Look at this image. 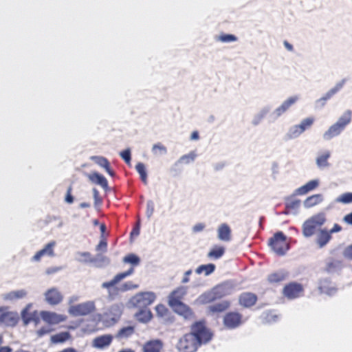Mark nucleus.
I'll return each instance as SVG.
<instances>
[{
  "mask_svg": "<svg viewBox=\"0 0 352 352\" xmlns=\"http://www.w3.org/2000/svg\"><path fill=\"white\" fill-rule=\"evenodd\" d=\"M180 289H182V287L178 288L170 294L168 305L175 313L182 316L185 320H190L195 316V314L188 305L180 300L181 296H176Z\"/></svg>",
  "mask_w": 352,
  "mask_h": 352,
  "instance_id": "obj_1",
  "label": "nucleus"
},
{
  "mask_svg": "<svg viewBox=\"0 0 352 352\" xmlns=\"http://www.w3.org/2000/svg\"><path fill=\"white\" fill-rule=\"evenodd\" d=\"M191 335L198 343V346L206 344L210 342L213 338V333L206 327L204 319L195 321L190 326Z\"/></svg>",
  "mask_w": 352,
  "mask_h": 352,
  "instance_id": "obj_2",
  "label": "nucleus"
},
{
  "mask_svg": "<svg viewBox=\"0 0 352 352\" xmlns=\"http://www.w3.org/2000/svg\"><path fill=\"white\" fill-rule=\"evenodd\" d=\"M286 240L287 236L282 231H278L270 238L268 245L277 255L283 256L290 250V245Z\"/></svg>",
  "mask_w": 352,
  "mask_h": 352,
  "instance_id": "obj_3",
  "label": "nucleus"
},
{
  "mask_svg": "<svg viewBox=\"0 0 352 352\" xmlns=\"http://www.w3.org/2000/svg\"><path fill=\"white\" fill-rule=\"evenodd\" d=\"M96 309L95 302L92 300H88L70 306L68 313L74 317L84 316L94 312Z\"/></svg>",
  "mask_w": 352,
  "mask_h": 352,
  "instance_id": "obj_4",
  "label": "nucleus"
},
{
  "mask_svg": "<svg viewBox=\"0 0 352 352\" xmlns=\"http://www.w3.org/2000/svg\"><path fill=\"white\" fill-rule=\"evenodd\" d=\"M156 299V295L153 292H140L133 296L129 302L134 307L142 308L151 305Z\"/></svg>",
  "mask_w": 352,
  "mask_h": 352,
  "instance_id": "obj_5",
  "label": "nucleus"
},
{
  "mask_svg": "<svg viewBox=\"0 0 352 352\" xmlns=\"http://www.w3.org/2000/svg\"><path fill=\"white\" fill-rule=\"evenodd\" d=\"M199 346L190 333H186L181 338L177 345L180 352H195Z\"/></svg>",
  "mask_w": 352,
  "mask_h": 352,
  "instance_id": "obj_6",
  "label": "nucleus"
},
{
  "mask_svg": "<svg viewBox=\"0 0 352 352\" xmlns=\"http://www.w3.org/2000/svg\"><path fill=\"white\" fill-rule=\"evenodd\" d=\"M236 286V283L233 280L223 281L212 288V290L217 299H221L224 296L232 294Z\"/></svg>",
  "mask_w": 352,
  "mask_h": 352,
  "instance_id": "obj_7",
  "label": "nucleus"
},
{
  "mask_svg": "<svg viewBox=\"0 0 352 352\" xmlns=\"http://www.w3.org/2000/svg\"><path fill=\"white\" fill-rule=\"evenodd\" d=\"M243 316L236 311H229L223 316V325L228 329H234L242 324Z\"/></svg>",
  "mask_w": 352,
  "mask_h": 352,
  "instance_id": "obj_8",
  "label": "nucleus"
},
{
  "mask_svg": "<svg viewBox=\"0 0 352 352\" xmlns=\"http://www.w3.org/2000/svg\"><path fill=\"white\" fill-rule=\"evenodd\" d=\"M41 319L50 325L58 324L66 320L65 315L58 314L50 311H41L40 312Z\"/></svg>",
  "mask_w": 352,
  "mask_h": 352,
  "instance_id": "obj_9",
  "label": "nucleus"
},
{
  "mask_svg": "<svg viewBox=\"0 0 352 352\" xmlns=\"http://www.w3.org/2000/svg\"><path fill=\"white\" fill-rule=\"evenodd\" d=\"M298 100L297 96H294L285 100L279 107L276 108L271 114L274 120L278 119L283 113H285L293 104H294Z\"/></svg>",
  "mask_w": 352,
  "mask_h": 352,
  "instance_id": "obj_10",
  "label": "nucleus"
},
{
  "mask_svg": "<svg viewBox=\"0 0 352 352\" xmlns=\"http://www.w3.org/2000/svg\"><path fill=\"white\" fill-rule=\"evenodd\" d=\"M303 291L302 284L292 282L286 285L283 288V294L289 299H294L298 297L300 292Z\"/></svg>",
  "mask_w": 352,
  "mask_h": 352,
  "instance_id": "obj_11",
  "label": "nucleus"
},
{
  "mask_svg": "<svg viewBox=\"0 0 352 352\" xmlns=\"http://www.w3.org/2000/svg\"><path fill=\"white\" fill-rule=\"evenodd\" d=\"M123 311V305L121 304L112 305L109 312L106 314L107 321L111 324L116 323L120 318Z\"/></svg>",
  "mask_w": 352,
  "mask_h": 352,
  "instance_id": "obj_12",
  "label": "nucleus"
},
{
  "mask_svg": "<svg viewBox=\"0 0 352 352\" xmlns=\"http://www.w3.org/2000/svg\"><path fill=\"white\" fill-rule=\"evenodd\" d=\"M113 336L111 334H104L96 337L92 341V346L98 349H104L109 346L113 341Z\"/></svg>",
  "mask_w": 352,
  "mask_h": 352,
  "instance_id": "obj_13",
  "label": "nucleus"
},
{
  "mask_svg": "<svg viewBox=\"0 0 352 352\" xmlns=\"http://www.w3.org/2000/svg\"><path fill=\"white\" fill-rule=\"evenodd\" d=\"M1 315H4L3 319L1 320V322H3L7 327H16L20 320V317L16 311H5L3 307V311H1Z\"/></svg>",
  "mask_w": 352,
  "mask_h": 352,
  "instance_id": "obj_14",
  "label": "nucleus"
},
{
  "mask_svg": "<svg viewBox=\"0 0 352 352\" xmlns=\"http://www.w3.org/2000/svg\"><path fill=\"white\" fill-rule=\"evenodd\" d=\"M319 184L320 180L318 179L310 180L305 185L296 188L293 192V196L306 195L317 188L319 186Z\"/></svg>",
  "mask_w": 352,
  "mask_h": 352,
  "instance_id": "obj_15",
  "label": "nucleus"
},
{
  "mask_svg": "<svg viewBox=\"0 0 352 352\" xmlns=\"http://www.w3.org/2000/svg\"><path fill=\"white\" fill-rule=\"evenodd\" d=\"M87 177L90 182L93 184L100 186L104 191L107 192L110 190L108 185V181L102 174L95 171L92 173L88 174Z\"/></svg>",
  "mask_w": 352,
  "mask_h": 352,
  "instance_id": "obj_16",
  "label": "nucleus"
},
{
  "mask_svg": "<svg viewBox=\"0 0 352 352\" xmlns=\"http://www.w3.org/2000/svg\"><path fill=\"white\" fill-rule=\"evenodd\" d=\"M45 300L51 305H56L63 300V296L55 287L48 289L45 293Z\"/></svg>",
  "mask_w": 352,
  "mask_h": 352,
  "instance_id": "obj_17",
  "label": "nucleus"
},
{
  "mask_svg": "<svg viewBox=\"0 0 352 352\" xmlns=\"http://www.w3.org/2000/svg\"><path fill=\"white\" fill-rule=\"evenodd\" d=\"M257 296L252 292H243L239 297V303L246 308L254 305L257 301Z\"/></svg>",
  "mask_w": 352,
  "mask_h": 352,
  "instance_id": "obj_18",
  "label": "nucleus"
},
{
  "mask_svg": "<svg viewBox=\"0 0 352 352\" xmlns=\"http://www.w3.org/2000/svg\"><path fill=\"white\" fill-rule=\"evenodd\" d=\"M331 280L329 278L320 279L319 281L318 289L321 294H325L329 296H333L336 292L337 288L331 287Z\"/></svg>",
  "mask_w": 352,
  "mask_h": 352,
  "instance_id": "obj_19",
  "label": "nucleus"
},
{
  "mask_svg": "<svg viewBox=\"0 0 352 352\" xmlns=\"http://www.w3.org/2000/svg\"><path fill=\"white\" fill-rule=\"evenodd\" d=\"M56 245V242L52 241L48 243L43 249L38 251L34 256L32 258V261H38L44 255H48L50 256H53L54 255V247Z\"/></svg>",
  "mask_w": 352,
  "mask_h": 352,
  "instance_id": "obj_20",
  "label": "nucleus"
},
{
  "mask_svg": "<svg viewBox=\"0 0 352 352\" xmlns=\"http://www.w3.org/2000/svg\"><path fill=\"white\" fill-rule=\"evenodd\" d=\"M135 319L141 323L146 324L153 318L151 311L146 307L140 308V310L135 314Z\"/></svg>",
  "mask_w": 352,
  "mask_h": 352,
  "instance_id": "obj_21",
  "label": "nucleus"
},
{
  "mask_svg": "<svg viewBox=\"0 0 352 352\" xmlns=\"http://www.w3.org/2000/svg\"><path fill=\"white\" fill-rule=\"evenodd\" d=\"M343 131L344 129L338 124L334 123L323 133L322 138L324 140H330L340 135Z\"/></svg>",
  "mask_w": 352,
  "mask_h": 352,
  "instance_id": "obj_22",
  "label": "nucleus"
},
{
  "mask_svg": "<svg viewBox=\"0 0 352 352\" xmlns=\"http://www.w3.org/2000/svg\"><path fill=\"white\" fill-rule=\"evenodd\" d=\"M231 229L227 223L221 224L217 230L218 239L222 241H230L231 240Z\"/></svg>",
  "mask_w": 352,
  "mask_h": 352,
  "instance_id": "obj_23",
  "label": "nucleus"
},
{
  "mask_svg": "<svg viewBox=\"0 0 352 352\" xmlns=\"http://www.w3.org/2000/svg\"><path fill=\"white\" fill-rule=\"evenodd\" d=\"M89 261L90 263H93L95 267L98 268L106 267L111 263L110 258L101 253L96 254V256L93 257V259Z\"/></svg>",
  "mask_w": 352,
  "mask_h": 352,
  "instance_id": "obj_24",
  "label": "nucleus"
},
{
  "mask_svg": "<svg viewBox=\"0 0 352 352\" xmlns=\"http://www.w3.org/2000/svg\"><path fill=\"white\" fill-rule=\"evenodd\" d=\"M218 300L212 289L201 294L196 300L199 305H206Z\"/></svg>",
  "mask_w": 352,
  "mask_h": 352,
  "instance_id": "obj_25",
  "label": "nucleus"
},
{
  "mask_svg": "<svg viewBox=\"0 0 352 352\" xmlns=\"http://www.w3.org/2000/svg\"><path fill=\"white\" fill-rule=\"evenodd\" d=\"M323 200V195L315 194L307 197V199L303 201V206L305 208H310L320 204Z\"/></svg>",
  "mask_w": 352,
  "mask_h": 352,
  "instance_id": "obj_26",
  "label": "nucleus"
},
{
  "mask_svg": "<svg viewBox=\"0 0 352 352\" xmlns=\"http://www.w3.org/2000/svg\"><path fill=\"white\" fill-rule=\"evenodd\" d=\"M162 347V340L159 339L150 340L144 344L143 352H160Z\"/></svg>",
  "mask_w": 352,
  "mask_h": 352,
  "instance_id": "obj_27",
  "label": "nucleus"
},
{
  "mask_svg": "<svg viewBox=\"0 0 352 352\" xmlns=\"http://www.w3.org/2000/svg\"><path fill=\"white\" fill-rule=\"evenodd\" d=\"M27 294V291L23 289L16 291H11L3 295V299L6 300L13 301L18 299H22L25 298Z\"/></svg>",
  "mask_w": 352,
  "mask_h": 352,
  "instance_id": "obj_28",
  "label": "nucleus"
},
{
  "mask_svg": "<svg viewBox=\"0 0 352 352\" xmlns=\"http://www.w3.org/2000/svg\"><path fill=\"white\" fill-rule=\"evenodd\" d=\"M331 237L329 230L325 228L321 229L317 236L316 243L320 248H322L328 243L331 239Z\"/></svg>",
  "mask_w": 352,
  "mask_h": 352,
  "instance_id": "obj_29",
  "label": "nucleus"
},
{
  "mask_svg": "<svg viewBox=\"0 0 352 352\" xmlns=\"http://www.w3.org/2000/svg\"><path fill=\"white\" fill-rule=\"evenodd\" d=\"M272 107L270 105H266L261 109V110L254 115L252 120V124L254 126H257L260 124L261 120L270 113L271 111Z\"/></svg>",
  "mask_w": 352,
  "mask_h": 352,
  "instance_id": "obj_30",
  "label": "nucleus"
},
{
  "mask_svg": "<svg viewBox=\"0 0 352 352\" xmlns=\"http://www.w3.org/2000/svg\"><path fill=\"white\" fill-rule=\"evenodd\" d=\"M32 306V303H28L21 311V318L23 326H28L30 322H32V318L31 316L30 309Z\"/></svg>",
  "mask_w": 352,
  "mask_h": 352,
  "instance_id": "obj_31",
  "label": "nucleus"
},
{
  "mask_svg": "<svg viewBox=\"0 0 352 352\" xmlns=\"http://www.w3.org/2000/svg\"><path fill=\"white\" fill-rule=\"evenodd\" d=\"M135 332V327L134 326H126L122 327L115 336L116 339H123V338H129L131 337Z\"/></svg>",
  "mask_w": 352,
  "mask_h": 352,
  "instance_id": "obj_32",
  "label": "nucleus"
},
{
  "mask_svg": "<svg viewBox=\"0 0 352 352\" xmlns=\"http://www.w3.org/2000/svg\"><path fill=\"white\" fill-rule=\"evenodd\" d=\"M230 306L228 300H223L208 307V309L212 313H221L228 309Z\"/></svg>",
  "mask_w": 352,
  "mask_h": 352,
  "instance_id": "obj_33",
  "label": "nucleus"
},
{
  "mask_svg": "<svg viewBox=\"0 0 352 352\" xmlns=\"http://www.w3.org/2000/svg\"><path fill=\"white\" fill-rule=\"evenodd\" d=\"M71 336L69 331H63L52 336L50 340L53 344L63 343L70 339Z\"/></svg>",
  "mask_w": 352,
  "mask_h": 352,
  "instance_id": "obj_34",
  "label": "nucleus"
},
{
  "mask_svg": "<svg viewBox=\"0 0 352 352\" xmlns=\"http://www.w3.org/2000/svg\"><path fill=\"white\" fill-rule=\"evenodd\" d=\"M352 118V111L348 109L338 118L336 123L338 124L344 130L346 126L351 123Z\"/></svg>",
  "mask_w": 352,
  "mask_h": 352,
  "instance_id": "obj_35",
  "label": "nucleus"
},
{
  "mask_svg": "<svg viewBox=\"0 0 352 352\" xmlns=\"http://www.w3.org/2000/svg\"><path fill=\"white\" fill-rule=\"evenodd\" d=\"M316 228V226L308 219L302 224V234L305 237H310L314 234Z\"/></svg>",
  "mask_w": 352,
  "mask_h": 352,
  "instance_id": "obj_36",
  "label": "nucleus"
},
{
  "mask_svg": "<svg viewBox=\"0 0 352 352\" xmlns=\"http://www.w3.org/2000/svg\"><path fill=\"white\" fill-rule=\"evenodd\" d=\"M331 157V153L329 151H326L322 155L317 157L316 160L317 166L322 169L329 166L328 159Z\"/></svg>",
  "mask_w": 352,
  "mask_h": 352,
  "instance_id": "obj_37",
  "label": "nucleus"
},
{
  "mask_svg": "<svg viewBox=\"0 0 352 352\" xmlns=\"http://www.w3.org/2000/svg\"><path fill=\"white\" fill-rule=\"evenodd\" d=\"M346 79L344 78L340 82H337L336 85L332 87L331 89H329L324 95V96L325 98L329 100H330L334 95H336L338 92H339L344 87Z\"/></svg>",
  "mask_w": 352,
  "mask_h": 352,
  "instance_id": "obj_38",
  "label": "nucleus"
},
{
  "mask_svg": "<svg viewBox=\"0 0 352 352\" xmlns=\"http://www.w3.org/2000/svg\"><path fill=\"white\" fill-rule=\"evenodd\" d=\"M287 275V273L285 272L283 270L274 272L272 274H270L267 276V280L270 283H277L283 281L285 279L286 276Z\"/></svg>",
  "mask_w": 352,
  "mask_h": 352,
  "instance_id": "obj_39",
  "label": "nucleus"
},
{
  "mask_svg": "<svg viewBox=\"0 0 352 352\" xmlns=\"http://www.w3.org/2000/svg\"><path fill=\"white\" fill-rule=\"evenodd\" d=\"M215 269L216 265L214 263H208L199 265L195 270V272L197 274H201L204 272L205 276H209L214 272Z\"/></svg>",
  "mask_w": 352,
  "mask_h": 352,
  "instance_id": "obj_40",
  "label": "nucleus"
},
{
  "mask_svg": "<svg viewBox=\"0 0 352 352\" xmlns=\"http://www.w3.org/2000/svg\"><path fill=\"white\" fill-rule=\"evenodd\" d=\"M294 197V196H293V194H292V195L286 197L285 198V206L286 209L289 210H297L299 208L301 201L300 199H298L292 200V198Z\"/></svg>",
  "mask_w": 352,
  "mask_h": 352,
  "instance_id": "obj_41",
  "label": "nucleus"
},
{
  "mask_svg": "<svg viewBox=\"0 0 352 352\" xmlns=\"http://www.w3.org/2000/svg\"><path fill=\"white\" fill-rule=\"evenodd\" d=\"M302 132L298 128L297 124L292 126L289 128L287 132L285 135V140H290L298 138Z\"/></svg>",
  "mask_w": 352,
  "mask_h": 352,
  "instance_id": "obj_42",
  "label": "nucleus"
},
{
  "mask_svg": "<svg viewBox=\"0 0 352 352\" xmlns=\"http://www.w3.org/2000/svg\"><path fill=\"white\" fill-rule=\"evenodd\" d=\"M122 261L124 263L131 264L132 267L139 265L141 262L140 256L134 253L128 254L123 258Z\"/></svg>",
  "mask_w": 352,
  "mask_h": 352,
  "instance_id": "obj_43",
  "label": "nucleus"
},
{
  "mask_svg": "<svg viewBox=\"0 0 352 352\" xmlns=\"http://www.w3.org/2000/svg\"><path fill=\"white\" fill-rule=\"evenodd\" d=\"M135 168L136 171L139 173L142 182L146 184L147 183L148 174L145 164L142 162H138L135 165Z\"/></svg>",
  "mask_w": 352,
  "mask_h": 352,
  "instance_id": "obj_44",
  "label": "nucleus"
},
{
  "mask_svg": "<svg viewBox=\"0 0 352 352\" xmlns=\"http://www.w3.org/2000/svg\"><path fill=\"white\" fill-rule=\"evenodd\" d=\"M225 248L223 246H216L212 248L208 254V256L214 259H219L223 256L225 253Z\"/></svg>",
  "mask_w": 352,
  "mask_h": 352,
  "instance_id": "obj_45",
  "label": "nucleus"
},
{
  "mask_svg": "<svg viewBox=\"0 0 352 352\" xmlns=\"http://www.w3.org/2000/svg\"><path fill=\"white\" fill-rule=\"evenodd\" d=\"M183 166L182 164L177 160L169 168V173L173 177L179 176L183 172Z\"/></svg>",
  "mask_w": 352,
  "mask_h": 352,
  "instance_id": "obj_46",
  "label": "nucleus"
},
{
  "mask_svg": "<svg viewBox=\"0 0 352 352\" xmlns=\"http://www.w3.org/2000/svg\"><path fill=\"white\" fill-rule=\"evenodd\" d=\"M90 159L95 164L104 169L107 168L110 165V162H109V160L103 156L94 155L91 156Z\"/></svg>",
  "mask_w": 352,
  "mask_h": 352,
  "instance_id": "obj_47",
  "label": "nucleus"
},
{
  "mask_svg": "<svg viewBox=\"0 0 352 352\" xmlns=\"http://www.w3.org/2000/svg\"><path fill=\"white\" fill-rule=\"evenodd\" d=\"M197 157V154L195 151H190L189 153L181 156L177 160L182 164H189L193 162Z\"/></svg>",
  "mask_w": 352,
  "mask_h": 352,
  "instance_id": "obj_48",
  "label": "nucleus"
},
{
  "mask_svg": "<svg viewBox=\"0 0 352 352\" xmlns=\"http://www.w3.org/2000/svg\"><path fill=\"white\" fill-rule=\"evenodd\" d=\"M314 224L317 226H322L326 221L325 214L319 212L309 218Z\"/></svg>",
  "mask_w": 352,
  "mask_h": 352,
  "instance_id": "obj_49",
  "label": "nucleus"
},
{
  "mask_svg": "<svg viewBox=\"0 0 352 352\" xmlns=\"http://www.w3.org/2000/svg\"><path fill=\"white\" fill-rule=\"evenodd\" d=\"M314 119L311 117H309L303 119L300 123L297 125L298 126V128L300 129V131L303 133L314 124Z\"/></svg>",
  "mask_w": 352,
  "mask_h": 352,
  "instance_id": "obj_50",
  "label": "nucleus"
},
{
  "mask_svg": "<svg viewBox=\"0 0 352 352\" xmlns=\"http://www.w3.org/2000/svg\"><path fill=\"white\" fill-rule=\"evenodd\" d=\"M336 201L344 204L352 203V192H345L339 196Z\"/></svg>",
  "mask_w": 352,
  "mask_h": 352,
  "instance_id": "obj_51",
  "label": "nucleus"
},
{
  "mask_svg": "<svg viewBox=\"0 0 352 352\" xmlns=\"http://www.w3.org/2000/svg\"><path fill=\"white\" fill-rule=\"evenodd\" d=\"M219 40L222 43H231L238 40L237 36L232 34H222L219 36Z\"/></svg>",
  "mask_w": 352,
  "mask_h": 352,
  "instance_id": "obj_52",
  "label": "nucleus"
},
{
  "mask_svg": "<svg viewBox=\"0 0 352 352\" xmlns=\"http://www.w3.org/2000/svg\"><path fill=\"white\" fill-rule=\"evenodd\" d=\"M120 156L122 159L126 162L127 164H131V151L130 148H127L119 153Z\"/></svg>",
  "mask_w": 352,
  "mask_h": 352,
  "instance_id": "obj_53",
  "label": "nucleus"
},
{
  "mask_svg": "<svg viewBox=\"0 0 352 352\" xmlns=\"http://www.w3.org/2000/svg\"><path fill=\"white\" fill-rule=\"evenodd\" d=\"M77 254L83 257V258H76V260L80 263H90L89 260L93 259L91 253L89 252H78Z\"/></svg>",
  "mask_w": 352,
  "mask_h": 352,
  "instance_id": "obj_54",
  "label": "nucleus"
},
{
  "mask_svg": "<svg viewBox=\"0 0 352 352\" xmlns=\"http://www.w3.org/2000/svg\"><path fill=\"white\" fill-rule=\"evenodd\" d=\"M160 151L161 155H166L167 153V148L161 143H157L153 145L152 152L153 154H157V151Z\"/></svg>",
  "mask_w": 352,
  "mask_h": 352,
  "instance_id": "obj_55",
  "label": "nucleus"
},
{
  "mask_svg": "<svg viewBox=\"0 0 352 352\" xmlns=\"http://www.w3.org/2000/svg\"><path fill=\"white\" fill-rule=\"evenodd\" d=\"M139 285L137 284H133L131 281H127L123 283L120 287V290L122 292H126L129 290L134 289L138 288Z\"/></svg>",
  "mask_w": 352,
  "mask_h": 352,
  "instance_id": "obj_56",
  "label": "nucleus"
},
{
  "mask_svg": "<svg viewBox=\"0 0 352 352\" xmlns=\"http://www.w3.org/2000/svg\"><path fill=\"white\" fill-rule=\"evenodd\" d=\"M96 250L97 252H106L107 251V241L105 238H101L98 244L96 247Z\"/></svg>",
  "mask_w": 352,
  "mask_h": 352,
  "instance_id": "obj_57",
  "label": "nucleus"
},
{
  "mask_svg": "<svg viewBox=\"0 0 352 352\" xmlns=\"http://www.w3.org/2000/svg\"><path fill=\"white\" fill-rule=\"evenodd\" d=\"M340 262L339 261H331L326 264V270L328 272H333L339 265Z\"/></svg>",
  "mask_w": 352,
  "mask_h": 352,
  "instance_id": "obj_58",
  "label": "nucleus"
},
{
  "mask_svg": "<svg viewBox=\"0 0 352 352\" xmlns=\"http://www.w3.org/2000/svg\"><path fill=\"white\" fill-rule=\"evenodd\" d=\"M154 212V202L153 200H148L146 203V215L149 219Z\"/></svg>",
  "mask_w": 352,
  "mask_h": 352,
  "instance_id": "obj_59",
  "label": "nucleus"
},
{
  "mask_svg": "<svg viewBox=\"0 0 352 352\" xmlns=\"http://www.w3.org/2000/svg\"><path fill=\"white\" fill-rule=\"evenodd\" d=\"M155 311L158 316L163 317L167 314L168 309L163 304H159L155 307Z\"/></svg>",
  "mask_w": 352,
  "mask_h": 352,
  "instance_id": "obj_60",
  "label": "nucleus"
},
{
  "mask_svg": "<svg viewBox=\"0 0 352 352\" xmlns=\"http://www.w3.org/2000/svg\"><path fill=\"white\" fill-rule=\"evenodd\" d=\"M72 186L70 185L67 190V192L65 197V201L69 204H72L74 201V197L72 195Z\"/></svg>",
  "mask_w": 352,
  "mask_h": 352,
  "instance_id": "obj_61",
  "label": "nucleus"
},
{
  "mask_svg": "<svg viewBox=\"0 0 352 352\" xmlns=\"http://www.w3.org/2000/svg\"><path fill=\"white\" fill-rule=\"evenodd\" d=\"M140 232V220L139 219L136 223V225L133 227V230L130 233V240L132 241V238L134 236H138Z\"/></svg>",
  "mask_w": 352,
  "mask_h": 352,
  "instance_id": "obj_62",
  "label": "nucleus"
},
{
  "mask_svg": "<svg viewBox=\"0 0 352 352\" xmlns=\"http://www.w3.org/2000/svg\"><path fill=\"white\" fill-rule=\"evenodd\" d=\"M92 192L94 199V206H97L100 205L102 203V199L100 197L98 190L96 188H94L92 189Z\"/></svg>",
  "mask_w": 352,
  "mask_h": 352,
  "instance_id": "obj_63",
  "label": "nucleus"
},
{
  "mask_svg": "<svg viewBox=\"0 0 352 352\" xmlns=\"http://www.w3.org/2000/svg\"><path fill=\"white\" fill-rule=\"evenodd\" d=\"M343 256L350 261H352V244L346 246L342 252Z\"/></svg>",
  "mask_w": 352,
  "mask_h": 352,
  "instance_id": "obj_64",
  "label": "nucleus"
}]
</instances>
